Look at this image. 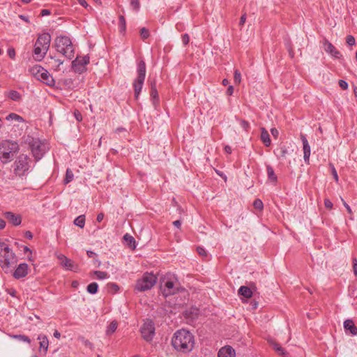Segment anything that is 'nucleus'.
I'll use <instances>...</instances> for the list:
<instances>
[{
	"label": "nucleus",
	"instance_id": "e2e57ef3",
	"mask_svg": "<svg viewBox=\"0 0 357 357\" xmlns=\"http://www.w3.org/2000/svg\"><path fill=\"white\" fill-rule=\"evenodd\" d=\"M225 151L227 153H231V148L229 146H225Z\"/></svg>",
	"mask_w": 357,
	"mask_h": 357
},
{
	"label": "nucleus",
	"instance_id": "aec40b11",
	"mask_svg": "<svg viewBox=\"0 0 357 357\" xmlns=\"http://www.w3.org/2000/svg\"><path fill=\"white\" fill-rule=\"evenodd\" d=\"M38 340L40 342L39 343L40 349H43L44 353H46L49 346V340L47 336L45 335H39Z\"/></svg>",
	"mask_w": 357,
	"mask_h": 357
},
{
	"label": "nucleus",
	"instance_id": "0e129e2a",
	"mask_svg": "<svg viewBox=\"0 0 357 357\" xmlns=\"http://www.w3.org/2000/svg\"><path fill=\"white\" fill-rule=\"evenodd\" d=\"M173 225H174L175 227H176L179 228V227H181V221H180V220H176V221H174V222H173Z\"/></svg>",
	"mask_w": 357,
	"mask_h": 357
},
{
	"label": "nucleus",
	"instance_id": "58836bf2",
	"mask_svg": "<svg viewBox=\"0 0 357 357\" xmlns=\"http://www.w3.org/2000/svg\"><path fill=\"white\" fill-rule=\"evenodd\" d=\"M253 206L255 209L261 211L264 207L263 202H261V200L257 199L255 200L253 203Z\"/></svg>",
	"mask_w": 357,
	"mask_h": 357
},
{
	"label": "nucleus",
	"instance_id": "b1692460",
	"mask_svg": "<svg viewBox=\"0 0 357 357\" xmlns=\"http://www.w3.org/2000/svg\"><path fill=\"white\" fill-rule=\"evenodd\" d=\"M123 239H124L126 245L128 246H129V248H130L132 250H134L135 248V238L132 236L126 234L124 235Z\"/></svg>",
	"mask_w": 357,
	"mask_h": 357
},
{
	"label": "nucleus",
	"instance_id": "680f3d73",
	"mask_svg": "<svg viewBox=\"0 0 357 357\" xmlns=\"http://www.w3.org/2000/svg\"><path fill=\"white\" fill-rule=\"evenodd\" d=\"M50 12L49 10H46V9H44L41 11V15L42 16H45V15H50Z\"/></svg>",
	"mask_w": 357,
	"mask_h": 357
},
{
	"label": "nucleus",
	"instance_id": "bb28decb",
	"mask_svg": "<svg viewBox=\"0 0 357 357\" xmlns=\"http://www.w3.org/2000/svg\"><path fill=\"white\" fill-rule=\"evenodd\" d=\"M6 96L13 100H20L21 96L20 93L16 91H10L7 92Z\"/></svg>",
	"mask_w": 357,
	"mask_h": 357
},
{
	"label": "nucleus",
	"instance_id": "0eeeda50",
	"mask_svg": "<svg viewBox=\"0 0 357 357\" xmlns=\"http://www.w3.org/2000/svg\"><path fill=\"white\" fill-rule=\"evenodd\" d=\"M179 287L180 284L174 277L164 278L160 284L161 292L165 296L176 294L178 291Z\"/></svg>",
	"mask_w": 357,
	"mask_h": 357
},
{
	"label": "nucleus",
	"instance_id": "7ed1b4c3",
	"mask_svg": "<svg viewBox=\"0 0 357 357\" xmlns=\"http://www.w3.org/2000/svg\"><path fill=\"white\" fill-rule=\"evenodd\" d=\"M51 36L47 33L40 35L34 45V55L36 60H42L50 48Z\"/></svg>",
	"mask_w": 357,
	"mask_h": 357
},
{
	"label": "nucleus",
	"instance_id": "412c9836",
	"mask_svg": "<svg viewBox=\"0 0 357 357\" xmlns=\"http://www.w3.org/2000/svg\"><path fill=\"white\" fill-rule=\"evenodd\" d=\"M44 151L45 147L43 145L33 144L32 146V152L36 159H40Z\"/></svg>",
	"mask_w": 357,
	"mask_h": 357
},
{
	"label": "nucleus",
	"instance_id": "603ef678",
	"mask_svg": "<svg viewBox=\"0 0 357 357\" xmlns=\"http://www.w3.org/2000/svg\"><path fill=\"white\" fill-rule=\"evenodd\" d=\"M245 21H246V14H243L241 19H240V22H239V26H243L244 25V24L245 23Z\"/></svg>",
	"mask_w": 357,
	"mask_h": 357
},
{
	"label": "nucleus",
	"instance_id": "5701e85b",
	"mask_svg": "<svg viewBox=\"0 0 357 357\" xmlns=\"http://www.w3.org/2000/svg\"><path fill=\"white\" fill-rule=\"evenodd\" d=\"M43 70V67H41L40 66H38V65H36L30 69V73H31V75L33 77H35L37 79H38L40 76L42 74Z\"/></svg>",
	"mask_w": 357,
	"mask_h": 357
},
{
	"label": "nucleus",
	"instance_id": "20e7f679",
	"mask_svg": "<svg viewBox=\"0 0 357 357\" xmlns=\"http://www.w3.org/2000/svg\"><path fill=\"white\" fill-rule=\"evenodd\" d=\"M54 47L57 52L69 59L74 57V47L70 39L64 36H58L54 40Z\"/></svg>",
	"mask_w": 357,
	"mask_h": 357
},
{
	"label": "nucleus",
	"instance_id": "13d9d810",
	"mask_svg": "<svg viewBox=\"0 0 357 357\" xmlns=\"http://www.w3.org/2000/svg\"><path fill=\"white\" fill-rule=\"evenodd\" d=\"M103 218H104V214L100 213L98 215L96 220H97V222H100L103 220Z\"/></svg>",
	"mask_w": 357,
	"mask_h": 357
},
{
	"label": "nucleus",
	"instance_id": "09e8293b",
	"mask_svg": "<svg viewBox=\"0 0 357 357\" xmlns=\"http://www.w3.org/2000/svg\"><path fill=\"white\" fill-rule=\"evenodd\" d=\"M341 200L342 202V204L344 205V206L346 208L347 212L351 215L352 214V210L351 208H350V206L347 204V202L344 200V199L341 198Z\"/></svg>",
	"mask_w": 357,
	"mask_h": 357
},
{
	"label": "nucleus",
	"instance_id": "338daca9",
	"mask_svg": "<svg viewBox=\"0 0 357 357\" xmlns=\"http://www.w3.org/2000/svg\"><path fill=\"white\" fill-rule=\"evenodd\" d=\"M54 336L56 337V338H59L61 337V333L58 331H55L54 333Z\"/></svg>",
	"mask_w": 357,
	"mask_h": 357
},
{
	"label": "nucleus",
	"instance_id": "8fccbe9b",
	"mask_svg": "<svg viewBox=\"0 0 357 357\" xmlns=\"http://www.w3.org/2000/svg\"><path fill=\"white\" fill-rule=\"evenodd\" d=\"M74 116L78 121H81L82 120V116L78 110L75 111Z\"/></svg>",
	"mask_w": 357,
	"mask_h": 357
},
{
	"label": "nucleus",
	"instance_id": "a19ab883",
	"mask_svg": "<svg viewBox=\"0 0 357 357\" xmlns=\"http://www.w3.org/2000/svg\"><path fill=\"white\" fill-rule=\"evenodd\" d=\"M130 6L133 10L137 11L139 8V0H131Z\"/></svg>",
	"mask_w": 357,
	"mask_h": 357
},
{
	"label": "nucleus",
	"instance_id": "4be33fe9",
	"mask_svg": "<svg viewBox=\"0 0 357 357\" xmlns=\"http://www.w3.org/2000/svg\"><path fill=\"white\" fill-rule=\"evenodd\" d=\"M238 294L246 298H250L252 296V292L250 288L245 286H241L238 289Z\"/></svg>",
	"mask_w": 357,
	"mask_h": 357
},
{
	"label": "nucleus",
	"instance_id": "f8f14e48",
	"mask_svg": "<svg viewBox=\"0 0 357 357\" xmlns=\"http://www.w3.org/2000/svg\"><path fill=\"white\" fill-rule=\"evenodd\" d=\"M301 139L302 140V142H303V158H304V160L306 163H309L310 162V146L309 145V143L306 139V137L302 135L301 136Z\"/></svg>",
	"mask_w": 357,
	"mask_h": 357
},
{
	"label": "nucleus",
	"instance_id": "49530a36",
	"mask_svg": "<svg viewBox=\"0 0 357 357\" xmlns=\"http://www.w3.org/2000/svg\"><path fill=\"white\" fill-rule=\"evenodd\" d=\"M324 206L326 208L331 209L333 208V204L328 199H325Z\"/></svg>",
	"mask_w": 357,
	"mask_h": 357
},
{
	"label": "nucleus",
	"instance_id": "72a5a7b5",
	"mask_svg": "<svg viewBox=\"0 0 357 357\" xmlns=\"http://www.w3.org/2000/svg\"><path fill=\"white\" fill-rule=\"evenodd\" d=\"M151 97L153 100V105H155V101L158 100V94L155 87L153 86H152L151 87Z\"/></svg>",
	"mask_w": 357,
	"mask_h": 357
},
{
	"label": "nucleus",
	"instance_id": "ea45409f",
	"mask_svg": "<svg viewBox=\"0 0 357 357\" xmlns=\"http://www.w3.org/2000/svg\"><path fill=\"white\" fill-rule=\"evenodd\" d=\"M140 36H141L142 38H143V39L147 38L149 36V32L148 29H146L144 27L140 29Z\"/></svg>",
	"mask_w": 357,
	"mask_h": 357
},
{
	"label": "nucleus",
	"instance_id": "bf43d9fd",
	"mask_svg": "<svg viewBox=\"0 0 357 357\" xmlns=\"http://www.w3.org/2000/svg\"><path fill=\"white\" fill-rule=\"evenodd\" d=\"M79 3L82 5V6L86 8L88 6V4L85 0H77Z\"/></svg>",
	"mask_w": 357,
	"mask_h": 357
},
{
	"label": "nucleus",
	"instance_id": "ddd939ff",
	"mask_svg": "<svg viewBox=\"0 0 357 357\" xmlns=\"http://www.w3.org/2000/svg\"><path fill=\"white\" fill-rule=\"evenodd\" d=\"M28 270L29 267L26 264H20L14 272L13 275L17 279L25 277L28 274Z\"/></svg>",
	"mask_w": 357,
	"mask_h": 357
},
{
	"label": "nucleus",
	"instance_id": "774afa93",
	"mask_svg": "<svg viewBox=\"0 0 357 357\" xmlns=\"http://www.w3.org/2000/svg\"><path fill=\"white\" fill-rule=\"evenodd\" d=\"M25 236L26 237L29 238H31L33 237L32 236V234L31 231H27L26 233H25Z\"/></svg>",
	"mask_w": 357,
	"mask_h": 357
},
{
	"label": "nucleus",
	"instance_id": "3c124183",
	"mask_svg": "<svg viewBox=\"0 0 357 357\" xmlns=\"http://www.w3.org/2000/svg\"><path fill=\"white\" fill-rule=\"evenodd\" d=\"M190 38L188 34H184L182 36V42L184 45H187L189 43Z\"/></svg>",
	"mask_w": 357,
	"mask_h": 357
},
{
	"label": "nucleus",
	"instance_id": "c03bdc74",
	"mask_svg": "<svg viewBox=\"0 0 357 357\" xmlns=\"http://www.w3.org/2000/svg\"><path fill=\"white\" fill-rule=\"evenodd\" d=\"M197 250L198 254L200 256H202V257H206L207 256V252H206V251L205 250L204 248H201V247H198L197 248Z\"/></svg>",
	"mask_w": 357,
	"mask_h": 357
},
{
	"label": "nucleus",
	"instance_id": "dca6fc26",
	"mask_svg": "<svg viewBox=\"0 0 357 357\" xmlns=\"http://www.w3.org/2000/svg\"><path fill=\"white\" fill-rule=\"evenodd\" d=\"M218 357H235V351L231 347H224L220 349Z\"/></svg>",
	"mask_w": 357,
	"mask_h": 357
},
{
	"label": "nucleus",
	"instance_id": "a211bd4d",
	"mask_svg": "<svg viewBox=\"0 0 357 357\" xmlns=\"http://www.w3.org/2000/svg\"><path fill=\"white\" fill-rule=\"evenodd\" d=\"M344 327L345 330L349 331L351 334L354 335H357V327L354 325L352 320L347 319L344 321Z\"/></svg>",
	"mask_w": 357,
	"mask_h": 357
},
{
	"label": "nucleus",
	"instance_id": "9d476101",
	"mask_svg": "<svg viewBox=\"0 0 357 357\" xmlns=\"http://www.w3.org/2000/svg\"><path fill=\"white\" fill-rule=\"evenodd\" d=\"M141 333L143 338L146 341H151L155 333V328L151 320H146L144 322Z\"/></svg>",
	"mask_w": 357,
	"mask_h": 357
},
{
	"label": "nucleus",
	"instance_id": "e433bc0d",
	"mask_svg": "<svg viewBox=\"0 0 357 357\" xmlns=\"http://www.w3.org/2000/svg\"><path fill=\"white\" fill-rule=\"evenodd\" d=\"M234 80L236 84H239L241 82V74L238 70H234Z\"/></svg>",
	"mask_w": 357,
	"mask_h": 357
},
{
	"label": "nucleus",
	"instance_id": "393cba45",
	"mask_svg": "<svg viewBox=\"0 0 357 357\" xmlns=\"http://www.w3.org/2000/svg\"><path fill=\"white\" fill-rule=\"evenodd\" d=\"M63 268L69 271H75L77 269V266L75 265L73 261L67 257L66 261H63L61 264Z\"/></svg>",
	"mask_w": 357,
	"mask_h": 357
},
{
	"label": "nucleus",
	"instance_id": "1a4fd4ad",
	"mask_svg": "<svg viewBox=\"0 0 357 357\" xmlns=\"http://www.w3.org/2000/svg\"><path fill=\"white\" fill-rule=\"evenodd\" d=\"M30 160L27 155L22 154L15 162V173L20 176L23 175L29 169Z\"/></svg>",
	"mask_w": 357,
	"mask_h": 357
},
{
	"label": "nucleus",
	"instance_id": "a18cd8bd",
	"mask_svg": "<svg viewBox=\"0 0 357 357\" xmlns=\"http://www.w3.org/2000/svg\"><path fill=\"white\" fill-rule=\"evenodd\" d=\"M56 256L57 259L59 260L60 264H61L63 261H66L67 257L65 255H63V254L56 253Z\"/></svg>",
	"mask_w": 357,
	"mask_h": 357
},
{
	"label": "nucleus",
	"instance_id": "864d4df0",
	"mask_svg": "<svg viewBox=\"0 0 357 357\" xmlns=\"http://www.w3.org/2000/svg\"><path fill=\"white\" fill-rule=\"evenodd\" d=\"M353 271L354 275L357 276V260L356 259L353 260Z\"/></svg>",
	"mask_w": 357,
	"mask_h": 357
},
{
	"label": "nucleus",
	"instance_id": "423d86ee",
	"mask_svg": "<svg viewBox=\"0 0 357 357\" xmlns=\"http://www.w3.org/2000/svg\"><path fill=\"white\" fill-rule=\"evenodd\" d=\"M157 276L153 273H145L137 279L135 284V291L142 292L151 289L156 283Z\"/></svg>",
	"mask_w": 357,
	"mask_h": 357
},
{
	"label": "nucleus",
	"instance_id": "37998d69",
	"mask_svg": "<svg viewBox=\"0 0 357 357\" xmlns=\"http://www.w3.org/2000/svg\"><path fill=\"white\" fill-rule=\"evenodd\" d=\"M330 166L331 168V174H332L334 179L335 180L336 182H338L339 178H338V175H337L335 168L334 167V166L333 165H331Z\"/></svg>",
	"mask_w": 357,
	"mask_h": 357
},
{
	"label": "nucleus",
	"instance_id": "c9c22d12",
	"mask_svg": "<svg viewBox=\"0 0 357 357\" xmlns=\"http://www.w3.org/2000/svg\"><path fill=\"white\" fill-rule=\"evenodd\" d=\"M14 339H17L20 341L26 342L27 343H30L31 340L29 337L23 335H12L11 336Z\"/></svg>",
	"mask_w": 357,
	"mask_h": 357
},
{
	"label": "nucleus",
	"instance_id": "2f4dec72",
	"mask_svg": "<svg viewBox=\"0 0 357 357\" xmlns=\"http://www.w3.org/2000/svg\"><path fill=\"white\" fill-rule=\"evenodd\" d=\"M272 345H273V349L275 351H276L277 352H278L279 355L282 356L283 357H287L286 353L284 351V349L282 348L281 346H280L278 344L275 343V342L273 343Z\"/></svg>",
	"mask_w": 357,
	"mask_h": 357
},
{
	"label": "nucleus",
	"instance_id": "f3484780",
	"mask_svg": "<svg viewBox=\"0 0 357 357\" xmlns=\"http://www.w3.org/2000/svg\"><path fill=\"white\" fill-rule=\"evenodd\" d=\"M47 63L52 70L59 71L61 70V66L63 64V61L54 57H50L48 59Z\"/></svg>",
	"mask_w": 357,
	"mask_h": 357
},
{
	"label": "nucleus",
	"instance_id": "39448f33",
	"mask_svg": "<svg viewBox=\"0 0 357 357\" xmlns=\"http://www.w3.org/2000/svg\"><path fill=\"white\" fill-rule=\"evenodd\" d=\"M17 151L18 145L17 143L8 140L2 142L0 144V160L3 163L10 162Z\"/></svg>",
	"mask_w": 357,
	"mask_h": 357
},
{
	"label": "nucleus",
	"instance_id": "6e6d98bb",
	"mask_svg": "<svg viewBox=\"0 0 357 357\" xmlns=\"http://www.w3.org/2000/svg\"><path fill=\"white\" fill-rule=\"evenodd\" d=\"M241 126L245 130H248V128H249V123L245 121H242L241 122Z\"/></svg>",
	"mask_w": 357,
	"mask_h": 357
},
{
	"label": "nucleus",
	"instance_id": "a878e982",
	"mask_svg": "<svg viewBox=\"0 0 357 357\" xmlns=\"http://www.w3.org/2000/svg\"><path fill=\"white\" fill-rule=\"evenodd\" d=\"M89 62V58L84 56L82 58H76L75 61H73V66H76L77 64H80L82 66H84Z\"/></svg>",
	"mask_w": 357,
	"mask_h": 357
},
{
	"label": "nucleus",
	"instance_id": "6ab92c4d",
	"mask_svg": "<svg viewBox=\"0 0 357 357\" xmlns=\"http://www.w3.org/2000/svg\"><path fill=\"white\" fill-rule=\"evenodd\" d=\"M260 138L266 146H269L271 145V141L270 139L269 134H268V131L264 128H261Z\"/></svg>",
	"mask_w": 357,
	"mask_h": 357
},
{
	"label": "nucleus",
	"instance_id": "c756f323",
	"mask_svg": "<svg viewBox=\"0 0 357 357\" xmlns=\"http://www.w3.org/2000/svg\"><path fill=\"white\" fill-rule=\"evenodd\" d=\"M74 223L75 225L83 228L85 223V218L84 215H79L78 216L74 221Z\"/></svg>",
	"mask_w": 357,
	"mask_h": 357
},
{
	"label": "nucleus",
	"instance_id": "4c0bfd02",
	"mask_svg": "<svg viewBox=\"0 0 357 357\" xmlns=\"http://www.w3.org/2000/svg\"><path fill=\"white\" fill-rule=\"evenodd\" d=\"M73 176H74V175H73V172L70 169H67L66 174V178L64 180L65 183H68L70 181H72L73 179Z\"/></svg>",
	"mask_w": 357,
	"mask_h": 357
},
{
	"label": "nucleus",
	"instance_id": "4d7b16f0",
	"mask_svg": "<svg viewBox=\"0 0 357 357\" xmlns=\"http://www.w3.org/2000/svg\"><path fill=\"white\" fill-rule=\"evenodd\" d=\"M234 93V87L232 86H229L227 91V94L228 96H231Z\"/></svg>",
	"mask_w": 357,
	"mask_h": 357
},
{
	"label": "nucleus",
	"instance_id": "f257e3e1",
	"mask_svg": "<svg viewBox=\"0 0 357 357\" xmlns=\"http://www.w3.org/2000/svg\"><path fill=\"white\" fill-rule=\"evenodd\" d=\"M172 344L178 351L189 352L194 347V336L188 331L184 329L177 331L172 339Z\"/></svg>",
	"mask_w": 357,
	"mask_h": 357
},
{
	"label": "nucleus",
	"instance_id": "052dcab7",
	"mask_svg": "<svg viewBox=\"0 0 357 357\" xmlns=\"http://www.w3.org/2000/svg\"><path fill=\"white\" fill-rule=\"evenodd\" d=\"M19 17L27 23L30 22L29 18L24 15H20Z\"/></svg>",
	"mask_w": 357,
	"mask_h": 357
},
{
	"label": "nucleus",
	"instance_id": "473e14b6",
	"mask_svg": "<svg viewBox=\"0 0 357 357\" xmlns=\"http://www.w3.org/2000/svg\"><path fill=\"white\" fill-rule=\"evenodd\" d=\"M6 119L8 121L14 120V121H20V122L23 121L22 117H21L20 115L14 114V113H11L9 115H8Z\"/></svg>",
	"mask_w": 357,
	"mask_h": 357
},
{
	"label": "nucleus",
	"instance_id": "cd10ccee",
	"mask_svg": "<svg viewBox=\"0 0 357 357\" xmlns=\"http://www.w3.org/2000/svg\"><path fill=\"white\" fill-rule=\"evenodd\" d=\"M267 174L268 179L271 181L275 182L277 181V176L275 174L273 169L271 166H267Z\"/></svg>",
	"mask_w": 357,
	"mask_h": 357
},
{
	"label": "nucleus",
	"instance_id": "4468645a",
	"mask_svg": "<svg viewBox=\"0 0 357 357\" xmlns=\"http://www.w3.org/2000/svg\"><path fill=\"white\" fill-rule=\"evenodd\" d=\"M5 218L15 226L21 224L22 218L20 215H16L12 212H6L4 213Z\"/></svg>",
	"mask_w": 357,
	"mask_h": 357
},
{
	"label": "nucleus",
	"instance_id": "f03ea898",
	"mask_svg": "<svg viewBox=\"0 0 357 357\" xmlns=\"http://www.w3.org/2000/svg\"><path fill=\"white\" fill-rule=\"evenodd\" d=\"M17 261L15 254L5 243H0V266L8 271Z\"/></svg>",
	"mask_w": 357,
	"mask_h": 357
},
{
	"label": "nucleus",
	"instance_id": "f704fd0d",
	"mask_svg": "<svg viewBox=\"0 0 357 357\" xmlns=\"http://www.w3.org/2000/svg\"><path fill=\"white\" fill-rule=\"evenodd\" d=\"M119 24L120 31L121 32L125 31L126 27V20H125L124 17L122 15L119 16Z\"/></svg>",
	"mask_w": 357,
	"mask_h": 357
},
{
	"label": "nucleus",
	"instance_id": "2eb2a0df",
	"mask_svg": "<svg viewBox=\"0 0 357 357\" xmlns=\"http://www.w3.org/2000/svg\"><path fill=\"white\" fill-rule=\"evenodd\" d=\"M38 80L44 82L48 86H53L54 84V79L48 73V71L43 68L42 74L40 76Z\"/></svg>",
	"mask_w": 357,
	"mask_h": 357
},
{
	"label": "nucleus",
	"instance_id": "6e6552de",
	"mask_svg": "<svg viewBox=\"0 0 357 357\" xmlns=\"http://www.w3.org/2000/svg\"><path fill=\"white\" fill-rule=\"evenodd\" d=\"M146 76V64L144 61H141L137 66V77L133 83L135 89V96L138 98L144 84Z\"/></svg>",
	"mask_w": 357,
	"mask_h": 357
},
{
	"label": "nucleus",
	"instance_id": "de8ad7c7",
	"mask_svg": "<svg viewBox=\"0 0 357 357\" xmlns=\"http://www.w3.org/2000/svg\"><path fill=\"white\" fill-rule=\"evenodd\" d=\"M338 83L342 89L346 90L348 88V84L345 81L340 79Z\"/></svg>",
	"mask_w": 357,
	"mask_h": 357
},
{
	"label": "nucleus",
	"instance_id": "79ce46f5",
	"mask_svg": "<svg viewBox=\"0 0 357 357\" xmlns=\"http://www.w3.org/2000/svg\"><path fill=\"white\" fill-rule=\"evenodd\" d=\"M346 42L349 45L352 46L355 45L356 40L354 36L349 35L346 38Z\"/></svg>",
	"mask_w": 357,
	"mask_h": 357
},
{
	"label": "nucleus",
	"instance_id": "c85d7f7f",
	"mask_svg": "<svg viewBox=\"0 0 357 357\" xmlns=\"http://www.w3.org/2000/svg\"><path fill=\"white\" fill-rule=\"evenodd\" d=\"M90 274L91 277H93V275H96V278L98 279H104L106 278H109V275L103 271H94L93 273H91Z\"/></svg>",
	"mask_w": 357,
	"mask_h": 357
},
{
	"label": "nucleus",
	"instance_id": "69168bd1",
	"mask_svg": "<svg viewBox=\"0 0 357 357\" xmlns=\"http://www.w3.org/2000/svg\"><path fill=\"white\" fill-rule=\"evenodd\" d=\"M6 226V222L4 220L0 219V229H3Z\"/></svg>",
	"mask_w": 357,
	"mask_h": 357
},
{
	"label": "nucleus",
	"instance_id": "9b49d317",
	"mask_svg": "<svg viewBox=\"0 0 357 357\" xmlns=\"http://www.w3.org/2000/svg\"><path fill=\"white\" fill-rule=\"evenodd\" d=\"M323 48L326 52L330 54L335 58L338 59L341 56L340 52L333 46L332 43L328 42L327 40H324Z\"/></svg>",
	"mask_w": 357,
	"mask_h": 357
},
{
	"label": "nucleus",
	"instance_id": "7c9ffc66",
	"mask_svg": "<svg viewBox=\"0 0 357 357\" xmlns=\"http://www.w3.org/2000/svg\"><path fill=\"white\" fill-rule=\"evenodd\" d=\"M98 285L96 282H92L87 286V291L90 294H96L98 291Z\"/></svg>",
	"mask_w": 357,
	"mask_h": 357
},
{
	"label": "nucleus",
	"instance_id": "5fc2aeb1",
	"mask_svg": "<svg viewBox=\"0 0 357 357\" xmlns=\"http://www.w3.org/2000/svg\"><path fill=\"white\" fill-rule=\"evenodd\" d=\"M271 135L275 137V138H277L279 135V131L273 128H271Z\"/></svg>",
	"mask_w": 357,
	"mask_h": 357
}]
</instances>
